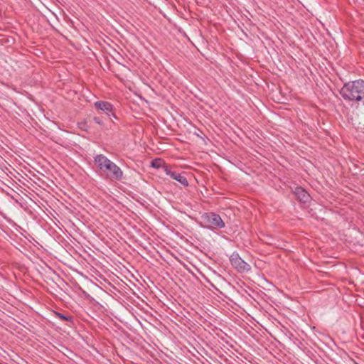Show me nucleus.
<instances>
[{
    "mask_svg": "<svg viewBox=\"0 0 364 364\" xmlns=\"http://www.w3.org/2000/svg\"><path fill=\"white\" fill-rule=\"evenodd\" d=\"M340 94L346 101L361 102L364 105V80H357L345 83Z\"/></svg>",
    "mask_w": 364,
    "mask_h": 364,
    "instance_id": "obj_1",
    "label": "nucleus"
},
{
    "mask_svg": "<svg viewBox=\"0 0 364 364\" xmlns=\"http://www.w3.org/2000/svg\"><path fill=\"white\" fill-rule=\"evenodd\" d=\"M97 168L101 171L107 172V176L115 180H120L122 178V171L114 163L111 161L105 156L102 154L97 155L94 159Z\"/></svg>",
    "mask_w": 364,
    "mask_h": 364,
    "instance_id": "obj_2",
    "label": "nucleus"
},
{
    "mask_svg": "<svg viewBox=\"0 0 364 364\" xmlns=\"http://www.w3.org/2000/svg\"><path fill=\"white\" fill-rule=\"evenodd\" d=\"M199 225L200 227L210 230L221 229L225 226L221 217L213 212L204 213L202 214Z\"/></svg>",
    "mask_w": 364,
    "mask_h": 364,
    "instance_id": "obj_3",
    "label": "nucleus"
},
{
    "mask_svg": "<svg viewBox=\"0 0 364 364\" xmlns=\"http://www.w3.org/2000/svg\"><path fill=\"white\" fill-rule=\"evenodd\" d=\"M230 262L232 266L237 269V272L242 273L247 272L250 269V266L245 262L239 255L237 252H233L230 257Z\"/></svg>",
    "mask_w": 364,
    "mask_h": 364,
    "instance_id": "obj_4",
    "label": "nucleus"
},
{
    "mask_svg": "<svg viewBox=\"0 0 364 364\" xmlns=\"http://www.w3.org/2000/svg\"><path fill=\"white\" fill-rule=\"evenodd\" d=\"M95 107L98 111H102L111 119V117L117 118L114 112L113 105L106 101H97L94 104Z\"/></svg>",
    "mask_w": 364,
    "mask_h": 364,
    "instance_id": "obj_5",
    "label": "nucleus"
},
{
    "mask_svg": "<svg viewBox=\"0 0 364 364\" xmlns=\"http://www.w3.org/2000/svg\"><path fill=\"white\" fill-rule=\"evenodd\" d=\"M164 171L167 175L170 176L171 178L179 182L183 186L187 187L188 186V181L185 176V173H178L171 171L168 166H164Z\"/></svg>",
    "mask_w": 364,
    "mask_h": 364,
    "instance_id": "obj_6",
    "label": "nucleus"
},
{
    "mask_svg": "<svg viewBox=\"0 0 364 364\" xmlns=\"http://www.w3.org/2000/svg\"><path fill=\"white\" fill-rule=\"evenodd\" d=\"M294 194L300 202L304 203L309 202L311 199V196L307 191L300 186L295 188Z\"/></svg>",
    "mask_w": 364,
    "mask_h": 364,
    "instance_id": "obj_7",
    "label": "nucleus"
},
{
    "mask_svg": "<svg viewBox=\"0 0 364 364\" xmlns=\"http://www.w3.org/2000/svg\"><path fill=\"white\" fill-rule=\"evenodd\" d=\"M54 314L55 315V316L57 318H58L63 321H68L71 323H73V316L65 315V314H63L58 312V311H54Z\"/></svg>",
    "mask_w": 364,
    "mask_h": 364,
    "instance_id": "obj_8",
    "label": "nucleus"
},
{
    "mask_svg": "<svg viewBox=\"0 0 364 364\" xmlns=\"http://www.w3.org/2000/svg\"><path fill=\"white\" fill-rule=\"evenodd\" d=\"M151 166L153 168H159L161 167L164 168V166H166L164 161L160 158H156V159H153L151 161Z\"/></svg>",
    "mask_w": 364,
    "mask_h": 364,
    "instance_id": "obj_9",
    "label": "nucleus"
},
{
    "mask_svg": "<svg viewBox=\"0 0 364 364\" xmlns=\"http://www.w3.org/2000/svg\"><path fill=\"white\" fill-rule=\"evenodd\" d=\"M93 121L96 124H99L100 126H102L103 124V120H102V117H93Z\"/></svg>",
    "mask_w": 364,
    "mask_h": 364,
    "instance_id": "obj_10",
    "label": "nucleus"
}]
</instances>
